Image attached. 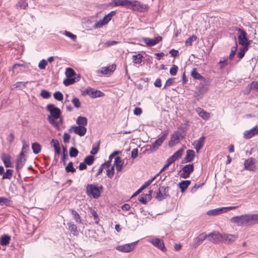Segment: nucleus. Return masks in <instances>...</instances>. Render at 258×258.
I'll list each match as a JSON object with an SVG mask.
<instances>
[{
	"instance_id": "nucleus-1",
	"label": "nucleus",
	"mask_w": 258,
	"mask_h": 258,
	"mask_svg": "<svg viewBox=\"0 0 258 258\" xmlns=\"http://www.w3.org/2000/svg\"><path fill=\"white\" fill-rule=\"evenodd\" d=\"M230 221L238 226H248L258 223V214H247L231 218Z\"/></svg>"
},
{
	"instance_id": "nucleus-2",
	"label": "nucleus",
	"mask_w": 258,
	"mask_h": 258,
	"mask_svg": "<svg viewBox=\"0 0 258 258\" xmlns=\"http://www.w3.org/2000/svg\"><path fill=\"white\" fill-rule=\"evenodd\" d=\"M46 109L50 113V115H48L47 117L49 123L56 128H58L59 127V123L55 120L60 117L61 110L52 104H47Z\"/></svg>"
},
{
	"instance_id": "nucleus-3",
	"label": "nucleus",
	"mask_w": 258,
	"mask_h": 258,
	"mask_svg": "<svg viewBox=\"0 0 258 258\" xmlns=\"http://www.w3.org/2000/svg\"><path fill=\"white\" fill-rule=\"evenodd\" d=\"M103 186H97L95 184H88L86 187V192L88 196H92L94 199H98L100 196V190Z\"/></svg>"
},
{
	"instance_id": "nucleus-4",
	"label": "nucleus",
	"mask_w": 258,
	"mask_h": 258,
	"mask_svg": "<svg viewBox=\"0 0 258 258\" xmlns=\"http://www.w3.org/2000/svg\"><path fill=\"white\" fill-rule=\"evenodd\" d=\"M168 134V132H164L163 133L162 135L157 140H156L154 143H153L151 145H149L150 148L149 150L151 152L156 151L159 148V147L161 146L163 142L166 138Z\"/></svg>"
},
{
	"instance_id": "nucleus-5",
	"label": "nucleus",
	"mask_w": 258,
	"mask_h": 258,
	"mask_svg": "<svg viewBox=\"0 0 258 258\" xmlns=\"http://www.w3.org/2000/svg\"><path fill=\"white\" fill-rule=\"evenodd\" d=\"M207 239L209 241L214 243H217L218 242L223 241V234L220 233L218 231H214L208 234H207Z\"/></svg>"
},
{
	"instance_id": "nucleus-6",
	"label": "nucleus",
	"mask_w": 258,
	"mask_h": 258,
	"mask_svg": "<svg viewBox=\"0 0 258 258\" xmlns=\"http://www.w3.org/2000/svg\"><path fill=\"white\" fill-rule=\"evenodd\" d=\"M138 242V241H136L130 243L118 245L116 247V249L122 252H129L134 249Z\"/></svg>"
},
{
	"instance_id": "nucleus-7",
	"label": "nucleus",
	"mask_w": 258,
	"mask_h": 258,
	"mask_svg": "<svg viewBox=\"0 0 258 258\" xmlns=\"http://www.w3.org/2000/svg\"><path fill=\"white\" fill-rule=\"evenodd\" d=\"M87 94L92 98L102 97L104 95V93L99 90H95L92 88L89 87L83 92V95Z\"/></svg>"
},
{
	"instance_id": "nucleus-8",
	"label": "nucleus",
	"mask_w": 258,
	"mask_h": 258,
	"mask_svg": "<svg viewBox=\"0 0 258 258\" xmlns=\"http://www.w3.org/2000/svg\"><path fill=\"white\" fill-rule=\"evenodd\" d=\"M128 8L142 12L146 10L147 8L146 5L141 4L139 1L130 0V4L128 5Z\"/></svg>"
},
{
	"instance_id": "nucleus-9",
	"label": "nucleus",
	"mask_w": 258,
	"mask_h": 258,
	"mask_svg": "<svg viewBox=\"0 0 258 258\" xmlns=\"http://www.w3.org/2000/svg\"><path fill=\"white\" fill-rule=\"evenodd\" d=\"M182 172L180 174V177L183 178H188L189 177L190 174L194 171V165H186L182 167Z\"/></svg>"
},
{
	"instance_id": "nucleus-10",
	"label": "nucleus",
	"mask_w": 258,
	"mask_h": 258,
	"mask_svg": "<svg viewBox=\"0 0 258 258\" xmlns=\"http://www.w3.org/2000/svg\"><path fill=\"white\" fill-rule=\"evenodd\" d=\"M236 30L238 31L239 44L243 46V44H245V42L247 41V33L244 29L239 28H237Z\"/></svg>"
},
{
	"instance_id": "nucleus-11",
	"label": "nucleus",
	"mask_w": 258,
	"mask_h": 258,
	"mask_svg": "<svg viewBox=\"0 0 258 258\" xmlns=\"http://www.w3.org/2000/svg\"><path fill=\"white\" fill-rule=\"evenodd\" d=\"M244 166V168L247 170L254 171L256 170V166L255 165V160L252 158L245 160Z\"/></svg>"
},
{
	"instance_id": "nucleus-12",
	"label": "nucleus",
	"mask_w": 258,
	"mask_h": 258,
	"mask_svg": "<svg viewBox=\"0 0 258 258\" xmlns=\"http://www.w3.org/2000/svg\"><path fill=\"white\" fill-rule=\"evenodd\" d=\"M73 130L75 134L81 137L84 136L87 131L86 128L85 126L82 125L72 126L69 129V132H71Z\"/></svg>"
},
{
	"instance_id": "nucleus-13",
	"label": "nucleus",
	"mask_w": 258,
	"mask_h": 258,
	"mask_svg": "<svg viewBox=\"0 0 258 258\" xmlns=\"http://www.w3.org/2000/svg\"><path fill=\"white\" fill-rule=\"evenodd\" d=\"M154 246L163 251L166 250L163 240L158 238H153L149 241Z\"/></svg>"
},
{
	"instance_id": "nucleus-14",
	"label": "nucleus",
	"mask_w": 258,
	"mask_h": 258,
	"mask_svg": "<svg viewBox=\"0 0 258 258\" xmlns=\"http://www.w3.org/2000/svg\"><path fill=\"white\" fill-rule=\"evenodd\" d=\"M26 157L22 153H20L16 160V169L18 171L21 169L26 161Z\"/></svg>"
},
{
	"instance_id": "nucleus-15",
	"label": "nucleus",
	"mask_w": 258,
	"mask_h": 258,
	"mask_svg": "<svg viewBox=\"0 0 258 258\" xmlns=\"http://www.w3.org/2000/svg\"><path fill=\"white\" fill-rule=\"evenodd\" d=\"M162 39V38L161 36L155 37L154 39L145 37L143 38V41L148 46H153L161 41Z\"/></svg>"
},
{
	"instance_id": "nucleus-16",
	"label": "nucleus",
	"mask_w": 258,
	"mask_h": 258,
	"mask_svg": "<svg viewBox=\"0 0 258 258\" xmlns=\"http://www.w3.org/2000/svg\"><path fill=\"white\" fill-rule=\"evenodd\" d=\"M116 64H112L108 67H102L100 70L97 71L98 74H101L103 75H107L112 73L116 69Z\"/></svg>"
},
{
	"instance_id": "nucleus-17",
	"label": "nucleus",
	"mask_w": 258,
	"mask_h": 258,
	"mask_svg": "<svg viewBox=\"0 0 258 258\" xmlns=\"http://www.w3.org/2000/svg\"><path fill=\"white\" fill-rule=\"evenodd\" d=\"M207 234L203 233L198 236L193 240V247L194 248L197 247L200 245L204 240L207 238Z\"/></svg>"
},
{
	"instance_id": "nucleus-18",
	"label": "nucleus",
	"mask_w": 258,
	"mask_h": 258,
	"mask_svg": "<svg viewBox=\"0 0 258 258\" xmlns=\"http://www.w3.org/2000/svg\"><path fill=\"white\" fill-rule=\"evenodd\" d=\"M130 0H112L110 5L114 7L122 6L128 8Z\"/></svg>"
},
{
	"instance_id": "nucleus-19",
	"label": "nucleus",
	"mask_w": 258,
	"mask_h": 258,
	"mask_svg": "<svg viewBox=\"0 0 258 258\" xmlns=\"http://www.w3.org/2000/svg\"><path fill=\"white\" fill-rule=\"evenodd\" d=\"M205 139V136H202L198 140L195 141L194 145L197 153H199L200 150L203 148Z\"/></svg>"
},
{
	"instance_id": "nucleus-20",
	"label": "nucleus",
	"mask_w": 258,
	"mask_h": 258,
	"mask_svg": "<svg viewBox=\"0 0 258 258\" xmlns=\"http://www.w3.org/2000/svg\"><path fill=\"white\" fill-rule=\"evenodd\" d=\"M257 134H258V126H255L249 130L246 131L244 134V138L248 139Z\"/></svg>"
},
{
	"instance_id": "nucleus-21",
	"label": "nucleus",
	"mask_w": 258,
	"mask_h": 258,
	"mask_svg": "<svg viewBox=\"0 0 258 258\" xmlns=\"http://www.w3.org/2000/svg\"><path fill=\"white\" fill-rule=\"evenodd\" d=\"M195 157V151L192 150H187L186 152V155L184 158L185 163L192 162Z\"/></svg>"
},
{
	"instance_id": "nucleus-22",
	"label": "nucleus",
	"mask_w": 258,
	"mask_h": 258,
	"mask_svg": "<svg viewBox=\"0 0 258 258\" xmlns=\"http://www.w3.org/2000/svg\"><path fill=\"white\" fill-rule=\"evenodd\" d=\"M196 112L197 114L203 119L207 120L210 117V113L205 110L203 109L198 107L196 109Z\"/></svg>"
},
{
	"instance_id": "nucleus-23",
	"label": "nucleus",
	"mask_w": 258,
	"mask_h": 258,
	"mask_svg": "<svg viewBox=\"0 0 258 258\" xmlns=\"http://www.w3.org/2000/svg\"><path fill=\"white\" fill-rule=\"evenodd\" d=\"M1 159L4 163L6 167H13L12 164L11 162V156L6 154H3L1 156Z\"/></svg>"
},
{
	"instance_id": "nucleus-24",
	"label": "nucleus",
	"mask_w": 258,
	"mask_h": 258,
	"mask_svg": "<svg viewBox=\"0 0 258 258\" xmlns=\"http://www.w3.org/2000/svg\"><path fill=\"white\" fill-rule=\"evenodd\" d=\"M11 239V237L8 234H5L1 236L0 239V244L2 246L8 245Z\"/></svg>"
},
{
	"instance_id": "nucleus-25",
	"label": "nucleus",
	"mask_w": 258,
	"mask_h": 258,
	"mask_svg": "<svg viewBox=\"0 0 258 258\" xmlns=\"http://www.w3.org/2000/svg\"><path fill=\"white\" fill-rule=\"evenodd\" d=\"M223 241L226 242L228 243L234 241L237 238L236 235L232 234H223Z\"/></svg>"
},
{
	"instance_id": "nucleus-26",
	"label": "nucleus",
	"mask_w": 258,
	"mask_h": 258,
	"mask_svg": "<svg viewBox=\"0 0 258 258\" xmlns=\"http://www.w3.org/2000/svg\"><path fill=\"white\" fill-rule=\"evenodd\" d=\"M184 149L183 148H180L176 152H175L170 157H169L172 161L174 162L176 160L180 158L183 153Z\"/></svg>"
},
{
	"instance_id": "nucleus-27",
	"label": "nucleus",
	"mask_w": 258,
	"mask_h": 258,
	"mask_svg": "<svg viewBox=\"0 0 258 258\" xmlns=\"http://www.w3.org/2000/svg\"><path fill=\"white\" fill-rule=\"evenodd\" d=\"M224 207L217 208L215 209H212L211 210H209L207 212V214L209 216H215L218 215L221 213H225L224 212Z\"/></svg>"
},
{
	"instance_id": "nucleus-28",
	"label": "nucleus",
	"mask_w": 258,
	"mask_h": 258,
	"mask_svg": "<svg viewBox=\"0 0 258 258\" xmlns=\"http://www.w3.org/2000/svg\"><path fill=\"white\" fill-rule=\"evenodd\" d=\"M191 181L190 180H182L178 183V186L181 189V191L183 192L185 190L190 184Z\"/></svg>"
},
{
	"instance_id": "nucleus-29",
	"label": "nucleus",
	"mask_w": 258,
	"mask_h": 258,
	"mask_svg": "<svg viewBox=\"0 0 258 258\" xmlns=\"http://www.w3.org/2000/svg\"><path fill=\"white\" fill-rule=\"evenodd\" d=\"M69 229L71 231L74 235L77 236L79 234V231L77 229V226L73 222H69L68 223Z\"/></svg>"
},
{
	"instance_id": "nucleus-30",
	"label": "nucleus",
	"mask_w": 258,
	"mask_h": 258,
	"mask_svg": "<svg viewBox=\"0 0 258 258\" xmlns=\"http://www.w3.org/2000/svg\"><path fill=\"white\" fill-rule=\"evenodd\" d=\"M191 75L195 79H197L200 81L205 80L204 77L201 75V74L197 72L196 69H194L191 71Z\"/></svg>"
},
{
	"instance_id": "nucleus-31",
	"label": "nucleus",
	"mask_w": 258,
	"mask_h": 258,
	"mask_svg": "<svg viewBox=\"0 0 258 258\" xmlns=\"http://www.w3.org/2000/svg\"><path fill=\"white\" fill-rule=\"evenodd\" d=\"M76 122L79 125L84 126L87 124V119L86 117L80 116L78 117Z\"/></svg>"
},
{
	"instance_id": "nucleus-32",
	"label": "nucleus",
	"mask_w": 258,
	"mask_h": 258,
	"mask_svg": "<svg viewBox=\"0 0 258 258\" xmlns=\"http://www.w3.org/2000/svg\"><path fill=\"white\" fill-rule=\"evenodd\" d=\"M71 212L76 222L78 223H82V219L79 214L76 210L73 209H71Z\"/></svg>"
},
{
	"instance_id": "nucleus-33",
	"label": "nucleus",
	"mask_w": 258,
	"mask_h": 258,
	"mask_svg": "<svg viewBox=\"0 0 258 258\" xmlns=\"http://www.w3.org/2000/svg\"><path fill=\"white\" fill-rule=\"evenodd\" d=\"M251 90L258 92V81H253L248 85V92H250Z\"/></svg>"
},
{
	"instance_id": "nucleus-34",
	"label": "nucleus",
	"mask_w": 258,
	"mask_h": 258,
	"mask_svg": "<svg viewBox=\"0 0 258 258\" xmlns=\"http://www.w3.org/2000/svg\"><path fill=\"white\" fill-rule=\"evenodd\" d=\"M32 149L33 153L35 154H37L41 151V146L39 144L34 143L32 145Z\"/></svg>"
},
{
	"instance_id": "nucleus-35",
	"label": "nucleus",
	"mask_w": 258,
	"mask_h": 258,
	"mask_svg": "<svg viewBox=\"0 0 258 258\" xmlns=\"http://www.w3.org/2000/svg\"><path fill=\"white\" fill-rule=\"evenodd\" d=\"M247 48H246V46H242L238 50V52L237 53V56L240 58L241 59L243 58L244 56L245 52L247 50Z\"/></svg>"
},
{
	"instance_id": "nucleus-36",
	"label": "nucleus",
	"mask_w": 258,
	"mask_h": 258,
	"mask_svg": "<svg viewBox=\"0 0 258 258\" xmlns=\"http://www.w3.org/2000/svg\"><path fill=\"white\" fill-rule=\"evenodd\" d=\"M142 58L143 56L140 53L134 55L133 56V62L136 64H140L142 61Z\"/></svg>"
},
{
	"instance_id": "nucleus-37",
	"label": "nucleus",
	"mask_w": 258,
	"mask_h": 258,
	"mask_svg": "<svg viewBox=\"0 0 258 258\" xmlns=\"http://www.w3.org/2000/svg\"><path fill=\"white\" fill-rule=\"evenodd\" d=\"M27 0H20L16 6L22 9H25L28 7Z\"/></svg>"
},
{
	"instance_id": "nucleus-38",
	"label": "nucleus",
	"mask_w": 258,
	"mask_h": 258,
	"mask_svg": "<svg viewBox=\"0 0 258 258\" xmlns=\"http://www.w3.org/2000/svg\"><path fill=\"white\" fill-rule=\"evenodd\" d=\"M76 82V78H67L63 80V84L65 86H68L70 85L74 84Z\"/></svg>"
},
{
	"instance_id": "nucleus-39",
	"label": "nucleus",
	"mask_w": 258,
	"mask_h": 258,
	"mask_svg": "<svg viewBox=\"0 0 258 258\" xmlns=\"http://www.w3.org/2000/svg\"><path fill=\"white\" fill-rule=\"evenodd\" d=\"M13 170L12 169H7L6 172L3 173V179H10L12 176Z\"/></svg>"
},
{
	"instance_id": "nucleus-40",
	"label": "nucleus",
	"mask_w": 258,
	"mask_h": 258,
	"mask_svg": "<svg viewBox=\"0 0 258 258\" xmlns=\"http://www.w3.org/2000/svg\"><path fill=\"white\" fill-rule=\"evenodd\" d=\"M94 159L95 158L93 156L89 155L84 159V161L86 164L91 165L93 163Z\"/></svg>"
},
{
	"instance_id": "nucleus-41",
	"label": "nucleus",
	"mask_w": 258,
	"mask_h": 258,
	"mask_svg": "<svg viewBox=\"0 0 258 258\" xmlns=\"http://www.w3.org/2000/svg\"><path fill=\"white\" fill-rule=\"evenodd\" d=\"M65 74L67 77L68 78L73 77V76L76 75L75 72L73 69L71 68H68L66 69Z\"/></svg>"
},
{
	"instance_id": "nucleus-42",
	"label": "nucleus",
	"mask_w": 258,
	"mask_h": 258,
	"mask_svg": "<svg viewBox=\"0 0 258 258\" xmlns=\"http://www.w3.org/2000/svg\"><path fill=\"white\" fill-rule=\"evenodd\" d=\"M11 200L7 198L0 197V205L1 206H9L10 205Z\"/></svg>"
},
{
	"instance_id": "nucleus-43",
	"label": "nucleus",
	"mask_w": 258,
	"mask_h": 258,
	"mask_svg": "<svg viewBox=\"0 0 258 258\" xmlns=\"http://www.w3.org/2000/svg\"><path fill=\"white\" fill-rule=\"evenodd\" d=\"M197 36L195 35L190 36L186 40L185 44L186 46H191L192 44V42L197 39Z\"/></svg>"
},
{
	"instance_id": "nucleus-44",
	"label": "nucleus",
	"mask_w": 258,
	"mask_h": 258,
	"mask_svg": "<svg viewBox=\"0 0 258 258\" xmlns=\"http://www.w3.org/2000/svg\"><path fill=\"white\" fill-rule=\"evenodd\" d=\"M156 199H157L159 201H161L164 199H166L165 196H164L162 191L160 190V188H158V191H157L156 195L155 197Z\"/></svg>"
},
{
	"instance_id": "nucleus-45",
	"label": "nucleus",
	"mask_w": 258,
	"mask_h": 258,
	"mask_svg": "<svg viewBox=\"0 0 258 258\" xmlns=\"http://www.w3.org/2000/svg\"><path fill=\"white\" fill-rule=\"evenodd\" d=\"M237 50V44L236 42H235V45L231 48V52L229 54V58L230 60L233 59L236 52Z\"/></svg>"
},
{
	"instance_id": "nucleus-46",
	"label": "nucleus",
	"mask_w": 258,
	"mask_h": 258,
	"mask_svg": "<svg viewBox=\"0 0 258 258\" xmlns=\"http://www.w3.org/2000/svg\"><path fill=\"white\" fill-rule=\"evenodd\" d=\"M28 83V82H17L14 85V86L15 88H19L22 90L26 87V84Z\"/></svg>"
},
{
	"instance_id": "nucleus-47",
	"label": "nucleus",
	"mask_w": 258,
	"mask_h": 258,
	"mask_svg": "<svg viewBox=\"0 0 258 258\" xmlns=\"http://www.w3.org/2000/svg\"><path fill=\"white\" fill-rule=\"evenodd\" d=\"M99 145L100 142H98L96 145L95 144L93 145L92 149L90 152L91 154L94 155L97 153L99 149Z\"/></svg>"
},
{
	"instance_id": "nucleus-48",
	"label": "nucleus",
	"mask_w": 258,
	"mask_h": 258,
	"mask_svg": "<svg viewBox=\"0 0 258 258\" xmlns=\"http://www.w3.org/2000/svg\"><path fill=\"white\" fill-rule=\"evenodd\" d=\"M66 170L67 172L74 173L76 171V169L73 167V163L72 162H70L66 167Z\"/></svg>"
},
{
	"instance_id": "nucleus-49",
	"label": "nucleus",
	"mask_w": 258,
	"mask_h": 258,
	"mask_svg": "<svg viewBox=\"0 0 258 258\" xmlns=\"http://www.w3.org/2000/svg\"><path fill=\"white\" fill-rule=\"evenodd\" d=\"M116 14L115 11H111L109 13H108L107 15H106L104 18V20L105 21L106 23H107L109 21H110L112 17V16H114Z\"/></svg>"
},
{
	"instance_id": "nucleus-50",
	"label": "nucleus",
	"mask_w": 258,
	"mask_h": 258,
	"mask_svg": "<svg viewBox=\"0 0 258 258\" xmlns=\"http://www.w3.org/2000/svg\"><path fill=\"white\" fill-rule=\"evenodd\" d=\"M78 150L75 147H71L70 149V156L71 157H76L78 154Z\"/></svg>"
},
{
	"instance_id": "nucleus-51",
	"label": "nucleus",
	"mask_w": 258,
	"mask_h": 258,
	"mask_svg": "<svg viewBox=\"0 0 258 258\" xmlns=\"http://www.w3.org/2000/svg\"><path fill=\"white\" fill-rule=\"evenodd\" d=\"M40 95L44 99H48L51 96L50 93L46 90H41Z\"/></svg>"
},
{
	"instance_id": "nucleus-52",
	"label": "nucleus",
	"mask_w": 258,
	"mask_h": 258,
	"mask_svg": "<svg viewBox=\"0 0 258 258\" xmlns=\"http://www.w3.org/2000/svg\"><path fill=\"white\" fill-rule=\"evenodd\" d=\"M72 102L76 108H79L81 107V102L77 97H74Z\"/></svg>"
},
{
	"instance_id": "nucleus-53",
	"label": "nucleus",
	"mask_w": 258,
	"mask_h": 258,
	"mask_svg": "<svg viewBox=\"0 0 258 258\" xmlns=\"http://www.w3.org/2000/svg\"><path fill=\"white\" fill-rule=\"evenodd\" d=\"M160 190L162 191V193L163 194L164 196H165V198H166L168 197H169V195L168 193L169 191V187L168 186H160Z\"/></svg>"
},
{
	"instance_id": "nucleus-54",
	"label": "nucleus",
	"mask_w": 258,
	"mask_h": 258,
	"mask_svg": "<svg viewBox=\"0 0 258 258\" xmlns=\"http://www.w3.org/2000/svg\"><path fill=\"white\" fill-rule=\"evenodd\" d=\"M54 98L57 101H61L63 99V95L59 91H56L53 94Z\"/></svg>"
},
{
	"instance_id": "nucleus-55",
	"label": "nucleus",
	"mask_w": 258,
	"mask_h": 258,
	"mask_svg": "<svg viewBox=\"0 0 258 258\" xmlns=\"http://www.w3.org/2000/svg\"><path fill=\"white\" fill-rule=\"evenodd\" d=\"M174 163L172 160L169 158L166 161V164L164 166V167L160 170L159 173H161L163 171H164L170 165Z\"/></svg>"
},
{
	"instance_id": "nucleus-56",
	"label": "nucleus",
	"mask_w": 258,
	"mask_h": 258,
	"mask_svg": "<svg viewBox=\"0 0 258 258\" xmlns=\"http://www.w3.org/2000/svg\"><path fill=\"white\" fill-rule=\"evenodd\" d=\"M177 70H178V67L175 64H173L170 69V75L172 76L176 75L177 74Z\"/></svg>"
},
{
	"instance_id": "nucleus-57",
	"label": "nucleus",
	"mask_w": 258,
	"mask_h": 258,
	"mask_svg": "<svg viewBox=\"0 0 258 258\" xmlns=\"http://www.w3.org/2000/svg\"><path fill=\"white\" fill-rule=\"evenodd\" d=\"M23 143V147L22 149V151L20 153H22L23 154H24L25 153H27L28 149H29V144H27L25 141L23 140L22 141Z\"/></svg>"
},
{
	"instance_id": "nucleus-58",
	"label": "nucleus",
	"mask_w": 258,
	"mask_h": 258,
	"mask_svg": "<svg viewBox=\"0 0 258 258\" xmlns=\"http://www.w3.org/2000/svg\"><path fill=\"white\" fill-rule=\"evenodd\" d=\"M47 64V62L46 60L42 59L38 64V67L41 70H44L45 69L46 66Z\"/></svg>"
},
{
	"instance_id": "nucleus-59",
	"label": "nucleus",
	"mask_w": 258,
	"mask_h": 258,
	"mask_svg": "<svg viewBox=\"0 0 258 258\" xmlns=\"http://www.w3.org/2000/svg\"><path fill=\"white\" fill-rule=\"evenodd\" d=\"M106 174L109 178H112V177L113 176V175L114 174V166L111 167V168L108 169L107 170Z\"/></svg>"
},
{
	"instance_id": "nucleus-60",
	"label": "nucleus",
	"mask_w": 258,
	"mask_h": 258,
	"mask_svg": "<svg viewBox=\"0 0 258 258\" xmlns=\"http://www.w3.org/2000/svg\"><path fill=\"white\" fill-rule=\"evenodd\" d=\"M123 162L119 156L115 158L114 164L116 165H123Z\"/></svg>"
},
{
	"instance_id": "nucleus-61",
	"label": "nucleus",
	"mask_w": 258,
	"mask_h": 258,
	"mask_svg": "<svg viewBox=\"0 0 258 258\" xmlns=\"http://www.w3.org/2000/svg\"><path fill=\"white\" fill-rule=\"evenodd\" d=\"M64 34L69 37V38H70L71 39H72L73 40L75 41L77 39V36L73 34V33L69 32V31H65L64 33Z\"/></svg>"
},
{
	"instance_id": "nucleus-62",
	"label": "nucleus",
	"mask_w": 258,
	"mask_h": 258,
	"mask_svg": "<svg viewBox=\"0 0 258 258\" xmlns=\"http://www.w3.org/2000/svg\"><path fill=\"white\" fill-rule=\"evenodd\" d=\"M107 24L105 21L103 19L102 20H100L94 25V28H100L103 26L104 25Z\"/></svg>"
},
{
	"instance_id": "nucleus-63",
	"label": "nucleus",
	"mask_w": 258,
	"mask_h": 258,
	"mask_svg": "<svg viewBox=\"0 0 258 258\" xmlns=\"http://www.w3.org/2000/svg\"><path fill=\"white\" fill-rule=\"evenodd\" d=\"M147 199L146 196H145L144 194H142L139 197V201L143 204H146L147 203Z\"/></svg>"
},
{
	"instance_id": "nucleus-64",
	"label": "nucleus",
	"mask_w": 258,
	"mask_h": 258,
	"mask_svg": "<svg viewBox=\"0 0 258 258\" xmlns=\"http://www.w3.org/2000/svg\"><path fill=\"white\" fill-rule=\"evenodd\" d=\"M50 144L54 147V149L60 147L59 142L56 139H52L51 141Z\"/></svg>"
}]
</instances>
